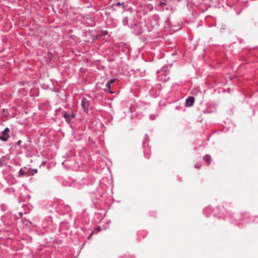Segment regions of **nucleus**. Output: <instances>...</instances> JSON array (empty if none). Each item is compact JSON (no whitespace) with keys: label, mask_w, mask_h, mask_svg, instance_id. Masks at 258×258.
Listing matches in <instances>:
<instances>
[{"label":"nucleus","mask_w":258,"mask_h":258,"mask_svg":"<svg viewBox=\"0 0 258 258\" xmlns=\"http://www.w3.org/2000/svg\"><path fill=\"white\" fill-rule=\"evenodd\" d=\"M10 132L9 128L6 127L5 130L3 132L2 135L0 136V139L4 141H7L9 137V133Z\"/></svg>","instance_id":"nucleus-1"},{"label":"nucleus","mask_w":258,"mask_h":258,"mask_svg":"<svg viewBox=\"0 0 258 258\" xmlns=\"http://www.w3.org/2000/svg\"><path fill=\"white\" fill-rule=\"evenodd\" d=\"M81 106L85 111H87L89 107V103L86 98H83L82 100Z\"/></svg>","instance_id":"nucleus-2"},{"label":"nucleus","mask_w":258,"mask_h":258,"mask_svg":"<svg viewBox=\"0 0 258 258\" xmlns=\"http://www.w3.org/2000/svg\"><path fill=\"white\" fill-rule=\"evenodd\" d=\"M195 102V98L194 97H189L186 100V106L190 107L192 106Z\"/></svg>","instance_id":"nucleus-3"},{"label":"nucleus","mask_w":258,"mask_h":258,"mask_svg":"<svg viewBox=\"0 0 258 258\" xmlns=\"http://www.w3.org/2000/svg\"><path fill=\"white\" fill-rule=\"evenodd\" d=\"M116 79H111L110 80L108 83L106 84V87L109 89V92L110 93L112 94L113 92L110 90L111 85L113 84L115 81Z\"/></svg>","instance_id":"nucleus-4"},{"label":"nucleus","mask_w":258,"mask_h":258,"mask_svg":"<svg viewBox=\"0 0 258 258\" xmlns=\"http://www.w3.org/2000/svg\"><path fill=\"white\" fill-rule=\"evenodd\" d=\"M24 175H28L27 172H26L22 168H21L19 173V176L21 177Z\"/></svg>","instance_id":"nucleus-5"},{"label":"nucleus","mask_w":258,"mask_h":258,"mask_svg":"<svg viewBox=\"0 0 258 258\" xmlns=\"http://www.w3.org/2000/svg\"><path fill=\"white\" fill-rule=\"evenodd\" d=\"M64 117L66 118L68 122H70L71 116L69 115L67 112L64 113Z\"/></svg>","instance_id":"nucleus-6"},{"label":"nucleus","mask_w":258,"mask_h":258,"mask_svg":"<svg viewBox=\"0 0 258 258\" xmlns=\"http://www.w3.org/2000/svg\"><path fill=\"white\" fill-rule=\"evenodd\" d=\"M211 159V157L209 155H206L204 157V160L208 163H210Z\"/></svg>","instance_id":"nucleus-7"},{"label":"nucleus","mask_w":258,"mask_h":258,"mask_svg":"<svg viewBox=\"0 0 258 258\" xmlns=\"http://www.w3.org/2000/svg\"><path fill=\"white\" fill-rule=\"evenodd\" d=\"M101 230L100 227H98L96 228H95L94 231L92 232L91 235H93L94 234H96L99 232H100Z\"/></svg>","instance_id":"nucleus-8"},{"label":"nucleus","mask_w":258,"mask_h":258,"mask_svg":"<svg viewBox=\"0 0 258 258\" xmlns=\"http://www.w3.org/2000/svg\"><path fill=\"white\" fill-rule=\"evenodd\" d=\"M116 6H122V8H124V5H123V4H121L120 3L118 2L116 4Z\"/></svg>","instance_id":"nucleus-9"},{"label":"nucleus","mask_w":258,"mask_h":258,"mask_svg":"<svg viewBox=\"0 0 258 258\" xmlns=\"http://www.w3.org/2000/svg\"><path fill=\"white\" fill-rule=\"evenodd\" d=\"M19 215L20 217H21L22 216V213L21 212H19Z\"/></svg>","instance_id":"nucleus-10"},{"label":"nucleus","mask_w":258,"mask_h":258,"mask_svg":"<svg viewBox=\"0 0 258 258\" xmlns=\"http://www.w3.org/2000/svg\"><path fill=\"white\" fill-rule=\"evenodd\" d=\"M92 236V235H91H91H90V236L88 237V239H90L91 238V236Z\"/></svg>","instance_id":"nucleus-11"}]
</instances>
